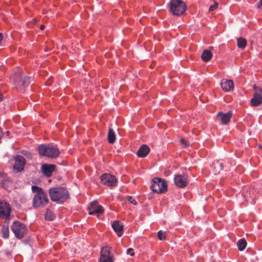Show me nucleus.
I'll use <instances>...</instances> for the list:
<instances>
[{"mask_svg":"<svg viewBox=\"0 0 262 262\" xmlns=\"http://www.w3.org/2000/svg\"><path fill=\"white\" fill-rule=\"evenodd\" d=\"M32 191L35 193L32 201V206L34 208H41L46 205L48 202L47 194L43 189L36 185L31 187Z\"/></svg>","mask_w":262,"mask_h":262,"instance_id":"nucleus-1","label":"nucleus"},{"mask_svg":"<svg viewBox=\"0 0 262 262\" xmlns=\"http://www.w3.org/2000/svg\"><path fill=\"white\" fill-rule=\"evenodd\" d=\"M49 194L53 202L62 204L69 198L68 190L64 187H52L49 190Z\"/></svg>","mask_w":262,"mask_h":262,"instance_id":"nucleus-2","label":"nucleus"},{"mask_svg":"<svg viewBox=\"0 0 262 262\" xmlns=\"http://www.w3.org/2000/svg\"><path fill=\"white\" fill-rule=\"evenodd\" d=\"M168 5L169 12L178 17L183 15L187 9L186 3L182 0H171Z\"/></svg>","mask_w":262,"mask_h":262,"instance_id":"nucleus-3","label":"nucleus"},{"mask_svg":"<svg viewBox=\"0 0 262 262\" xmlns=\"http://www.w3.org/2000/svg\"><path fill=\"white\" fill-rule=\"evenodd\" d=\"M38 150L39 155L48 158H55L60 155L57 147L52 144H41L38 146Z\"/></svg>","mask_w":262,"mask_h":262,"instance_id":"nucleus-4","label":"nucleus"},{"mask_svg":"<svg viewBox=\"0 0 262 262\" xmlns=\"http://www.w3.org/2000/svg\"><path fill=\"white\" fill-rule=\"evenodd\" d=\"M150 189L155 192L163 193L167 190V184L166 180L160 178H155L151 181Z\"/></svg>","mask_w":262,"mask_h":262,"instance_id":"nucleus-5","label":"nucleus"},{"mask_svg":"<svg viewBox=\"0 0 262 262\" xmlns=\"http://www.w3.org/2000/svg\"><path fill=\"white\" fill-rule=\"evenodd\" d=\"M11 228L15 237L18 239L23 237L27 230L26 225L19 221L14 222L11 226Z\"/></svg>","mask_w":262,"mask_h":262,"instance_id":"nucleus-6","label":"nucleus"},{"mask_svg":"<svg viewBox=\"0 0 262 262\" xmlns=\"http://www.w3.org/2000/svg\"><path fill=\"white\" fill-rule=\"evenodd\" d=\"M100 178L102 183L108 187L115 186L117 182L115 176L110 173H104L101 176Z\"/></svg>","mask_w":262,"mask_h":262,"instance_id":"nucleus-7","label":"nucleus"},{"mask_svg":"<svg viewBox=\"0 0 262 262\" xmlns=\"http://www.w3.org/2000/svg\"><path fill=\"white\" fill-rule=\"evenodd\" d=\"M99 262H113V255L110 247H102L100 252Z\"/></svg>","mask_w":262,"mask_h":262,"instance_id":"nucleus-8","label":"nucleus"},{"mask_svg":"<svg viewBox=\"0 0 262 262\" xmlns=\"http://www.w3.org/2000/svg\"><path fill=\"white\" fill-rule=\"evenodd\" d=\"M14 160L15 161L14 165H13L14 170L18 172L23 171L26 164L25 158L22 156L16 155L14 157Z\"/></svg>","mask_w":262,"mask_h":262,"instance_id":"nucleus-9","label":"nucleus"},{"mask_svg":"<svg viewBox=\"0 0 262 262\" xmlns=\"http://www.w3.org/2000/svg\"><path fill=\"white\" fill-rule=\"evenodd\" d=\"M11 208L9 205L5 202H0V218L9 219Z\"/></svg>","mask_w":262,"mask_h":262,"instance_id":"nucleus-10","label":"nucleus"},{"mask_svg":"<svg viewBox=\"0 0 262 262\" xmlns=\"http://www.w3.org/2000/svg\"><path fill=\"white\" fill-rule=\"evenodd\" d=\"M88 209L90 215L100 214L104 211L103 207L99 205L97 202H92L88 207Z\"/></svg>","mask_w":262,"mask_h":262,"instance_id":"nucleus-11","label":"nucleus"},{"mask_svg":"<svg viewBox=\"0 0 262 262\" xmlns=\"http://www.w3.org/2000/svg\"><path fill=\"white\" fill-rule=\"evenodd\" d=\"M175 184L180 188H184L187 185V178L182 174L176 175L174 178Z\"/></svg>","mask_w":262,"mask_h":262,"instance_id":"nucleus-12","label":"nucleus"},{"mask_svg":"<svg viewBox=\"0 0 262 262\" xmlns=\"http://www.w3.org/2000/svg\"><path fill=\"white\" fill-rule=\"evenodd\" d=\"M232 116V111H229L226 113H224L222 112H220L217 113V117L220 118L222 124H227Z\"/></svg>","mask_w":262,"mask_h":262,"instance_id":"nucleus-13","label":"nucleus"},{"mask_svg":"<svg viewBox=\"0 0 262 262\" xmlns=\"http://www.w3.org/2000/svg\"><path fill=\"white\" fill-rule=\"evenodd\" d=\"M56 166L55 165L51 164H44L41 166V171L42 173L47 177H50L52 174V172L55 170Z\"/></svg>","mask_w":262,"mask_h":262,"instance_id":"nucleus-14","label":"nucleus"},{"mask_svg":"<svg viewBox=\"0 0 262 262\" xmlns=\"http://www.w3.org/2000/svg\"><path fill=\"white\" fill-rule=\"evenodd\" d=\"M221 85L224 91L228 92L234 89V82L232 80L223 79L221 81Z\"/></svg>","mask_w":262,"mask_h":262,"instance_id":"nucleus-15","label":"nucleus"},{"mask_svg":"<svg viewBox=\"0 0 262 262\" xmlns=\"http://www.w3.org/2000/svg\"><path fill=\"white\" fill-rule=\"evenodd\" d=\"M112 228L118 236H121L123 233V225L119 221H115L112 224Z\"/></svg>","mask_w":262,"mask_h":262,"instance_id":"nucleus-16","label":"nucleus"},{"mask_svg":"<svg viewBox=\"0 0 262 262\" xmlns=\"http://www.w3.org/2000/svg\"><path fill=\"white\" fill-rule=\"evenodd\" d=\"M150 148L146 144L142 145L137 152V156L140 158H144L149 152Z\"/></svg>","mask_w":262,"mask_h":262,"instance_id":"nucleus-17","label":"nucleus"},{"mask_svg":"<svg viewBox=\"0 0 262 262\" xmlns=\"http://www.w3.org/2000/svg\"><path fill=\"white\" fill-rule=\"evenodd\" d=\"M251 105L253 106H257L262 103V95L255 93L253 98L251 99Z\"/></svg>","mask_w":262,"mask_h":262,"instance_id":"nucleus-18","label":"nucleus"},{"mask_svg":"<svg viewBox=\"0 0 262 262\" xmlns=\"http://www.w3.org/2000/svg\"><path fill=\"white\" fill-rule=\"evenodd\" d=\"M212 166L213 167L215 174L219 173L224 167V164L221 161H216L213 162Z\"/></svg>","mask_w":262,"mask_h":262,"instance_id":"nucleus-19","label":"nucleus"},{"mask_svg":"<svg viewBox=\"0 0 262 262\" xmlns=\"http://www.w3.org/2000/svg\"><path fill=\"white\" fill-rule=\"evenodd\" d=\"M2 236L4 238H7L9 235V222L6 221L2 227Z\"/></svg>","mask_w":262,"mask_h":262,"instance_id":"nucleus-20","label":"nucleus"},{"mask_svg":"<svg viewBox=\"0 0 262 262\" xmlns=\"http://www.w3.org/2000/svg\"><path fill=\"white\" fill-rule=\"evenodd\" d=\"M212 57V54L209 50H205L202 54V59L205 62L209 61Z\"/></svg>","mask_w":262,"mask_h":262,"instance_id":"nucleus-21","label":"nucleus"},{"mask_svg":"<svg viewBox=\"0 0 262 262\" xmlns=\"http://www.w3.org/2000/svg\"><path fill=\"white\" fill-rule=\"evenodd\" d=\"M12 180L10 177H5L2 181L1 186L3 188L7 189L11 184Z\"/></svg>","mask_w":262,"mask_h":262,"instance_id":"nucleus-22","label":"nucleus"},{"mask_svg":"<svg viewBox=\"0 0 262 262\" xmlns=\"http://www.w3.org/2000/svg\"><path fill=\"white\" fill-rule=\"evenodd\" d=\"M21 86L25 88L26 86H28L30 84V78L28 76L24 75L23 74L20 75Z\"/></svg>","mask_w":262,"mask_h":262,"instance_id":"nucleus-23","label":"nucleus"},{"mask_svg":"<svg viewBox=\"0 0 262 262\" xmlns=\"http://www.w3.org/2000/svg\"><path fill=\"white\" fill-rule=\"evenodd\" d=\"M108 142L111 144H113L116 141V134L114 130L110 128L108 133Z\"/></svg>","mask_w":262,"mask_h":262,"instance_id":"nucleus-24","label":"nucleus"},{"mask_svg":"<svg viewBox=\"0 0 262 262\" xmlns=\"http://www.w3.org/2000/svg\"><path fill=\"white\" fill-rule=\"evenodd\" d=\"M55 216L52 211L50 209H47L45 214V219L46 221H53L54 220Z\"/></svg>","mask_w":262,"mask_h":262,"instance_id":"nucleus-25","label":"nucleus"},{"mask_svg":"<svg viewBox=\"0 0 262 262\" xmlns=\"http://www.w3.org/2000/svg\"><path fill=\"white\" fill-rule=\"evenodd\" d=\"M237 44L239 48L244 49L245 48L246 46L247 45V41L245 39L241 37L237 39Z\"/></svg>","mask_w":262,"mask_h":262,"instance_id":"nucleus-26","label":"nucleus"},{"mask_svg":"<svg viewBox=\"0 0 262 262\" xmlns=\"http://www.w3.org/2000/svg\"><path fill=\"white\" fill-rule=\"evenodd\" d=\"M166 232L165 231H163L162 230H160L158 232V237L159 239L162 241L166 239L165 235Z\"/></svg>","mask_w":262,"mask_h":262,"instance_id":"nucleus-27","label":"nucleus"},{"mask_svg":"<svg viewBox=\"0 0 262 262\" xmlns=\"http://www.w3.org/2000/svg\"><path fill=\"white\" fill-rule=\"evenodd\" d=\"M247 242L245 238L239 239L236 244V246H247Z\"/></svg>","mask_w":262,"mask_h":262,"instance_id":"nucleus-28","label":"nucleus"},{"mask_svg":"<svg viewBox=\"0 0 262 262\" xmlns=\"http://www.w3.org/2000/svg\"><path fill=\"white\" fill-rule=\"evenodd\" d=\"M126 199L127 200V201L133 204V205H136L137 204L136 201L135 199H134L131 196L127 195L126 196Z\"/></svg>","mask_w":262,"mask_h":262,"instance_id":"nucleus-29","label":"nucleus"},{"mask_svg":"<svg viewBox=\"0 0 262 262\" xmlns=\"http://www.w3.org/2000/svg\"><path fill=\"white\" fill-rule=\"evenodd\" d=\"M217 7V4L215 3V4L210 6L209 10L210 11H213L215 10V9H216Z\"/></svg>","mask_w":262,"mask_h":262,"instance_id":"nucleus-30","label":"nucleus"},{"mask_svg":"<svg viewBox=\"0 0 262 262\" xmlns=\"http://www.w3.org/2000/svg\"><path fill=\"white\" fill-rule=\"evenodd\" d=\"M133 251L134 250L133 248H129L127 249L126 253L128 255H130V256H134L135 254Z\"/></svg>","mask_w":262,"mask_h":262,"instance_id":"nucleus-31","label":"nucleus"},{"mask_svg":"<svg viewBox=\"0 0 262 262\" xmlns=\"http://www.w3.org/2000/svg\"><path fill=\"white\" fill-rule=\"evenodd\" d=\"M21 153L26 156L27 157L29 158L30 156H31V154H30V152L27 151H22Z\"/></svg>","mask_w":262,"mask_h":262,"instance_id":"nucleus-32","label":"nucleus"},{"mask_svg":"<svg viewBox=\"0 0 262 262\" xmlns=\"http://www.w3.org/2000/svg\"><path fill=\"white\" fill-rule=\"evenodd\" d=\"M7 176V174L3 172L0 171V178H2L3 179Z\"/></svg>","mask_w":262,"mask_h":262,"instance_id":"nucleus-33","label":"nucleus"},{"mask_svg":"<svg viewBox=\"0 0 262 262\" xmlns=\"http://www.w3.org/2000/svg\"><path fill=\"white\" fill-rule=\"evenodd\" d=\"M245 248H246V247H238V250L240 251H242L244 250Z\"/></svg>","mask_w":262,"mask_h":262,"instance_id":"nucleus-34","label":"nucleus"},{"mask_svg":"<svg viewBox=\"0 0 262 262\" xmlns=\"http://www.w3.org/2000/svg\"><path fill=\"white\" fill-rule=\"evenodd\" d=\"M181 141L182 143H183L184 144L186 145V146H188V145H187L186 144V141L184 139H182L181 140Z\"/></svg>","mask_w":262,"mask_h":262,"instance_id":"nucleus-35","label":"nucleus"},{"mask_svg":"<svg viewBox=\"0 0 262 262\" xmlns=\"http://www.w3.org/2000/svg\"><path fill=\"white\" fill-rule=\"evenodd\" d=\"M3 136V134L2 128L0 127V139Z\"/></svg>","mask_w":262,"mask_h":262,"instance_id":"nucleus-36","label":"nucleus"},{"mask_svg":"<svg viewBox=\"0 0 262 262\" xmlns=\"http://www.w3.org/2000/svg\"><path fill=\"white\" fill-rule=\"evenodd\" d=\"M44 28H45V26H44L43 25H40V29L41 30H43V29H44Z\"/></svg>","mask_w":262,"mask_h":262,"instance_id":"nucleus-37","label":"nucleus"},{"mask_svg":"<svg viewBox=\"0 0 262 262\" xmlns=\"http://www.w3.org/2000/svg\"><path fill=\"white\" fill-rule=\"evenodd\" d=\"M2 100V95L0 94V101Z\"/></svg>","mask_w":262,"mask_h":262,"instance_id":"nucleus-38","label":"nucleus"},{"mask_svg":"<svg viewBox=\"0 0 262 262\" xmlns=\"http://www.w3.org/2000/svg\"><path fill=\"white\" fill-rule=\"evenodd\" d=\"M260 6L262 7V0L260 1Z\"/></svg>","mask_w":262,"mask_h":262,"instance_id":"nucleus-39","label":"nucleus"},{"mask_svg":"<svg viewBox=\"0 0 262 262\" xmlns=\"http://www.w3.org/2000/svg\"><path fill=\"white\" fill-rule=\"evenodd\" d=\"M259 148L262 149V144L259 145Z\"/></svg>","mask_w":262,"mask_h":262,"instance_id":"nucleus-40","label":"nucleus"},{"mask_svg":"<svg viewBox=\"0 0 262 262\" xmlns=\"http://www.w3.org/2000/svg\"><path fill=\"white\" fill-rule=\"evenodd\" d=\"M209 49H211V50H212L213 49V47H210Z\"/></svg>","mask_w":262,"mask_h":262,"instance_id":"nucleus-41","label":"nucleus"},{"mask_svg":"<svg viewBox=\"0 0 262 262\" xmlns=\"http://www.w3.org/2000/svg\"><path fill=\"white\" fill-rule=\"evenodd\" d=\"M11 253H7V254L9 255V254H10Z\"/></svg>","mask_w":262,"mask_h":262,"instance_id":"nucleus-42","label":"nucleus"}]
</instances>
